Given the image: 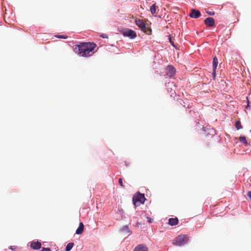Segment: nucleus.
<instances>
[{
  "instance_id": "22",
  "label": "nucleus",
  "mask_w": 251,
  "mask_h": 251,
  "mask_svg": "<svg viewBox=\"0 0 251 251\" xmlns=\"http://www.w3.org/2000/svg\"><path fill=\"white\" fill-rule=\"evenodd\" d=\"M41 251H50V248H43L42 249V250H41Z\"/></svg>"
},
{
  "instance_id": "3",
  "label": "nucleus",
  "mask_w": 251,
  "mask_h": 251,
  "mask_svg": "<svg viewBox=\"0 0 251 251\" xmlns=\"http://www.w3.org/2000/svg\"><path fill=\"white\" fill-rule=\"evenodd\" d=\"M146 200L144 194L140 193H137L136 195L133 196L132 199L133 204L135 207L144 203Z\"/></svg>"
},
{
  "instance_id": "4",
  "label": "nucleus",
  "mask_w": 251,
  "mask_h": 251,
  "mask_svg": "<svg viewBox=\"0 0 251 251\" xmlns=\"http://www.w3.org/2000/svg\"><path fill=\"white\" fill-rule=\"evenodd\" d=\"M136 25L143 31L144 32L147 34H151V29L150 28L146 27L144 22L141 20H135Z\"/></svg>"
},
{
  "instance_id": "7",
  "label": "nucleus",
  "mask_w": 251,
  "mask_h": 251,
  "mask_svg": "<svg viewBox=\"0 0 251 251\" xmlns=\"http://www.w3.org/2000/svg\"><path fill=\"white\" fill-rule=\"evenodd\" d=\"M201 16V14L199 10L195 9L191 10V13L189 14V16L191 18L197 19Z\"/></svg>"
},
{
  "instance_id": "1",
  "label": "nucleus",
  "mask_w": 251,
  "mask_h": 251,
  "mask_svg": "<svg viewBox=\"0 0 251 251\" xmlns=\"http://www.w3.org/2000/svg\"><path fill=\"white\" fill-rule=\"evenodd\" d=\"M97 45L94 43L85 42L75 45L74 50L75 53L82 57H88L93 55L96 50H95Z\"/></svg>"
},
{
  "instance_id": "9",
  "label": "nucleus",
  "mask_w": 251,
  "mask_h": 251,
  "mask_svg": "<svg viewBox=\"0 0 251 251\" xmlns=\"http://www.w3.org/2000/svg\"><path fill=\"white\" fill-rule=\"evenodd\" d=\"M134 251H148V250L146 246L140 244L135 248Z\"/></svg>"
},
{
  "instance_id": "6",
  "label": "nucleus",
  "mask_w": 251,
  "mask_h": 251,
  "mask_svg": "<svg viewBox=\"0 0 251 251\" xmlns=\"http://www.w3.org/2000/svg\"><path fill=\"white\" fill-rule=\"evenodd\" d=\"M204 22L206 25L210 27H213L215 25V21L213 18L211 17L206 18Z\"/></svg>"
},
{
  "instance_id": "17",
  "label": "nucleus",
  "mask_w": 251,
  "mask_h": 251,
  "mask_svg": "<svg viewBox=\"0 0 251 251\" xmlns=\"http://www.w3.org/2000/svg\"><path fill=\"white\" fill-rule=\"evenodd\" d=\"M235 127L237 130L242 128L241 124L240 121H237L235 123Z\"/></svg>"
},
{
  "instance_id": "11",
  "label": "nucleus",
  "mask_w": 251,
  "mask_h": 251,
  "mask_svg": "<svg viewBox=\"0 0 251 251\" xmlns=\"http://www.w3.org/2000/svg\"><path fill=\"white\" fill-rule=\"evenodd\" d=\"M178 223V220L177 218H170L169 219V224L171 226H176Z\"/></svg>"
},
{
  "instance_id": "23",
  "label": "nucleus",
  "mask_w": 251,
  "mask_h": 251,
  "mask_svg": "<svg viewBox=\"0 0 251 251\" xmlns=\"http://www.w3.org/2000/svg\"><path fill=\"white\" fill-rule=\"evenodd\" d=\"M57 37L58 38H63V39H66L67 38V36H64V35H58Z\"/></svg>"
},
{
  "instance_id": "18",
  "label": "nucleus",
  "mask_w": 251,
  "mask_h": 251,
  "mask_svg": "<svg viewBox=\"0 0 251 251\" xmlns=\"http://www.w3.org/2000/svg\"><path fill=\"white\" fill-rule=\"evenodd\" d=\"M122 231H126L127 233H129V228L127 226H125L123 227V228L122 229Z\"/></svg>"
},
{
  "instance_id": "25",
  "label": "nucleus",
  "mask_w": 251,
  "mask_h": 251,
  "mask_svg": "<svg viewBox=\"0 0 251 251\" xmlns=\"http://www.w3.org/2000/svg\"><path fill=\"white\" fill-rule=\"evenodd\" d=\"M170 42L171 43V44H172V46H173L174 47H175V44H174V42L172 40V39L170 37Z\"/></svg>"
},
{
  "instance_id": "15",
  "label": "nucleus",
  "mask_w": 251,
  "mask_h": 251,
  "mask_svg": "<svg viewBox=\"0 0 251 251\" xmlns=\"http://www.w3.org/2000/svg\"><path fill=\"white\" fill-rule=\"evenodd\" d=\"M74 245V243H68L66 247L65 251H70L73 248Z\"/></svg>"
},
{
  "instance_id": "29",
  "label": "nucleus",
  "mask_w": 251,
  "mask_h": 251,
  "mask_svg": "<svg viewBox=\"0 0 251 251\" xmlns=\"http://www.w3.org/2000/svg\"><path fill=\"white\" fill-rule=\"evenodd\" d=\"M13 247H12V246H10V247H9V249H11V250H14V248H13Z\"/></svg>"
},
{
  "instance_id": "28",
  "label": "nucleus",
  "mask_w": 251,
  "mask_h": 251,
  "mask_svg": "<svg viewBox=\"0 0 251 251\" xmlns=\"http://www.w3.org/2000/svg\"><path fill=\"white\" fill-rule=\"evenodd\" d=\"M247 99L248 100V97H247ZM248 103L247 106L246 107V108H247L249 106V100H248Z\"/></svg>"
},
{
  "instance_id": "2",
  "label": "nucleus",
  "mask_w": 251,
  "mask_h": 251,
  "mask_svg": "<svg viewBox=\"0 0 251 251\" xmlns=\"http://www.w3.org/2000/svg\"><path fill=\"white\" fill-rule=\"evenodd\" d=\"M188 239L186 235H178L173 240V244L175 246H181L186 244Z\"/></svg>"
},
{
  "instance_id": "27",
  "label": "nucleus",
  "mask_w": 251,
  "mask_h": 251,
  "mask_svg": "<svg viewBox=\"0 0 251 251\" xmlns=\"http://www.w3.org/2000/svg\"><path fill=\"white\" fill-rule=\"evenodd\" d=\"M101 36H102L103 38H108V37H107L106 35H101Z\"/></svg>"
},
{
  "instance_id": "26",
  "label": "nucleus",
  "mask_w": 251,
  "mask_h": 251,
  "mask_svg": "<svg viewBox=\"0 0 251 251\" xmlns=\"http://www.w3.org/2000/svg\"><path fill=\"white\" fill-rule=\"evenodd\" d=\"M247 196L250 198V199L251 200V191L248 192L247 193Z\"/></svg>"
},
{
  "instance_id": "20",
  "label": "nucleus",
  "mask_w": 251,
  "mask_h": 251,
  "mask_svg": "<svg viewBox=\"0 0 251 251\" xmlns=\"http://www.w3.org/2000/svg\"><path fill=\"white\" fill-rule=\"evenodd\" d=\"M213 73H212V75H213V77L214 79H215L216 76V69H213Z\"/></svg>"
},
{
  "instance_id": "14",
  "label": "nucleus",
  "mask_w": 251,
  "mask_h": 251,
  "mask_svg": "<svg viewBox=\"0 0 251 251\" xmlns=\"http://www.w3.org/2000/svg\"><path fill=\"white\" fill-rule=\"evenodd\" d=\"M156 6L155 3L153 4L151 6L150 11L152 15H154L156 14Z\"/></svg>"
},
{
  "instance_id": "16",
  "label": "nucleus",
  "mask_w": 251,
  "mask_h": 251,
  "mask_svg": "<svg viewBox=\"0 0 251 251\" xmlns=\"http://www.w3.org/2000/svg\"><path fill=\"white\" fill-rule=\"evenodd\" d=\"M239 141L244 144L246 146L248 145V143L246 139V137L244 136H241L239 138Z\"/></svg>"
},
{
  "instance_id": "24",
  "label": "nucleus",
  "mask_w": 251,
  "mask_h": 251,
  "mask_svg": "<svg viewBox=\"0 0 251 251\" xmlns=\"http://www.w3.org/2000/svg\"><path fill=\"white\" fill-rule=\"evenodd\" d=\"M147 219H148V222L149 223H151L152 222L153 220L151 218L147 217Z\"/></svg>"
},
{
  "instance_id": "13",
  "label": "nucleus",
  "mask_w": 251,
  "mask_h": 251,
  "mask_svg": "<svg viewBox=\"0 0 251 251\" xmlns=\"http://www.w3.org/2000/svg\"><path fill=\"white\" fill-rule=\"evenodd\" d=\"M218 64V59L216 56H215L213 58V62H212L213 69H216Z\"/></svg>"
},
{
  "instance_id": "19",
  "label": "nucleus",
  "mask_w": 251,
  "mask_h": 251,
  "mask_svg": "<svg viewBox=\"0 0 251 251\" xmlns=\"http://www.w3.org/2000/svg\"><path fill=\"white\" fill-rule=\"evenodd\" d=\"M119 184L120 185V186L122 187H125V185L123 184V179L122 178H120L119 179Z\"/></svg>"
},
{
  "instance_id": "12",
  "label": "nucleus",
  "mask_w": 251,
  "mask_h": 251,
  "mask_svg": "<svg viewBox=\"0 0 251 251\" xmlns=\"http://www.w3.org/2000/svg\"><path fill=\"white\" fill-rule=\"evenodd\" d=\"M167 70L168 71V73H169V76H171L175 74V68L172 66H168L167 67Z\"/></svg>"
},
{
  "instance_id": "10",
  "label": "nucleus",
  "mask_w": 251,
  "mask_h": 251,
  "mask_svg": "<svg viewBox=\"0 0 251 251\" xmlns=\"http://www.w3.org/2000/svg\"><path fill=\"white\" fill-rule=\"evenodd\" d=\"M84 230V225L82 223H80L79 227L77 228L75 233L76 234H81L82 233Z\"/></svg>"
},
{
  "instance_id": "5",
  "label": "nucleus",
  "mask_w": 251,
  "mask_h": 251,
  "mask_svg": "<svg viewBox=\"0 0 251 251\" xmlns=\"http://www.w3.org/2000/svg\"><path fill=\"white\" fill-rule=\"evenodd\" d=\"M123 35L124 36L129 37L131 39H134L136 37V32L131 29H127L123 32Z\"/></svg>"
},
{
  "instance_id": "21",
  "label": "nucleus",
  "mask_w": 251,
  "mask_h": 251,
  "mask_svg": "<svg viewBox=\"0 0 251 251\" xmlns=\"http://www.w3.org/2000/svg\"><path fill=\"white\" fill-rule=\"evenodd\" d=\"M206 13L210 16H213L215 14V13L213 11H207Z\"/></svg>"
},
{
  "instance_id": "8",
  "label": "nucleus",
  "mask_w": 251,
  "mask_h": 251,
  "mask_svg": "<svg viewBox=\"0 0 251 251\" xmlns=\"http://www.w3.org/2000/svg\"><path fill=\"white\" fill-rule=\"evenodd\" d=\"M30 247L34 249V250H39L41 248V244L40 242L37 241V242H31Z\"/></svg>"
}]
</instances>
